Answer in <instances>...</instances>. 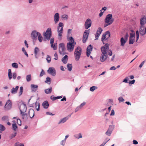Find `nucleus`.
Listing matches in <instances>:
<instances>
[{"label": "nucleus", "instance_id": "1", "mask_svg": "<svg viewBox=\"0 0 146 146\" xmlns=\"http://www.w3.org/2000/svg\"><path fill=\"white\" fill-rule=\"evenodd\" d=\"M108 48L109 44L108 43H106L104 46L101 47L102 54H101L100 59L101 62L105 61L107 59L108 56L107 51Z\"/></svg>", "mask_w": 146, "mask_h": 146}, {"label": "nucleus", "instance_id": "2", "mask_svg": "<svg viewBox=\"0 0 146 146\" xmlns=\"http://www.w3.org/2000/svg\"><path fill=\"white\" fill-rule=\"evenodd\" d=\"M19 109H20L21 115L22 116L23 119H24L25 118V117L27 118V115L25 113L27 110V107L26 105L23 103L22 104L20 105Z\"/></svg>", "mask_w": 146, "mask_h": 146}, {"label": "nucleus", "instance_id": "3", "mask_svg": "<svg viewBox=\"0 0 146 146\" xmlns=\"http://www.w3.org/2000/svg\"><path fill=\"white\" fill-rule=\"evenodd\" d=\"M82 52V49L80 46H78L75 49L74 55L75 59L76 61H78L80 59Z\"/></svg>", "mask_w": 146, "mask_h": 146}, {"label": "nucleus", "instance_id": "4", "mask_svg": "<svg viewBox=\"0 0 146 146\" xmlns=\"http://www.w3.org/2000/svg\"><path fill=\"white\" fill-rule=\"evenodd\" d=\"M114 21V19L112 18V15L111 14H109L106 16L105 19V23H109L112 24Z\"/></svg>", "mask_w": 146, "mask_h": 146}, {"label": "nucleus", "instance_id": "5", "mask_svg": "<svg viewBox=\"0 0 146 146\" xmlns=\"http://www.w3.org/2000/svg\"><path fill=\"white\" fill-rule=\"evenodd\" d=\"M76 44V42H69L67 43V49L69 52H72L74 49V46Z\"/></svg>", "mask_w": 146, "mask_h": 146}, {"label": "nucleus", "instance_id": "6", "mask_svg": "<svg viewBox=\"0 0 146 146\" xmlns=\"http://www.w3.org/2000/svg\"><path fill=\"white\" fill-rule=\"evenodd\" d=\"M63 24L61 23H59L57 31L58 33V36H61L63 30Z\"/></svg>", "mask_w": 146, "mask_h": 146}, {"label": "nucleus", "instance_id": "7", "mask_svg": "<svg viewBox=\"0 0 146 146\" xmlns=\"http://www.w3.org/2000/svg\"><path fill=\"white\" fill-rule=\"evenodd\" d=\"M90 33L89 29L86 30L83 34V36L82 42L85 43L87 40Z\"/></svg>", "mask_w": 146, "mask_h": 146}, {"label": "nucleus", "instance_id": "8", "mask_svg": "<svg viewBox=\"0 0 146 146\" xmlns=\"http://www.w3.org/2000/svg\"><path fill=\"white\" fill-rule=\"evenodd\" d=\"M51 29L50 28H48L46 32H45L44 35L45 36V38L48 40H49L51 37Z\"/></svg>", "mask_w": 146, "mask_h": 146}, {"label": "nucleus", "instance_id": "9", "mask_svg": "<svg viewBox=\"0 0 146 146\" xmlns=\"http://www.w3.org/2000/svg\"><path fill=\"white\" fill-rule=\"evenodd\" d=\"M40 33L37 32L36 30H34L32 31L31 35L32 38L33 40H36L37 39V36L40 35Z\"/></svg>", "mask_w": 146, "mask_h": 146}, {"label": "nucleus", "instance_id": "10", "mask_svg": "<svg viewBox=\"0 0 146 146\" xmlns=\"http://www.w3.org/2000/svg\"><path fill=\"white\" fill-rule=\"evenodd\" d=\"M92 23V22L90 19H88L86 20L84 24V26L86 30H87L91 26Z\"/></svg>", "mask_w": 146, "mask_h": 146}, {"label": "nucleus", "instance_id": "11", "mask_svg": "<svg viewBox=\"0 0 146 146\" xmlns=\"http://www.w3.org/2000/svg\"><path fill=\"white\" fill-rule=\"evenodd\" d=\"M59 50L60 54L62 56L64 55V43H61L59 44Z\"/></svg>", "mask_w": 146, "mask_h": 146}, {"label": "nucleus", "instance_id": "12", "mask_svg": "<svg viewBox=\"0 0 146 146\" xmlns=\"http://www.w3.org/2000/svg\"><path fill=\"white\" fill-rule=\"evenodd\" d=\"M47 72L48 73L50 74L53 76H54L56 75V70L54 68L52 67L49 68Z\"/></svg>", "mask_w": 146, "mask_h": 146}, {"label": "nucleus", "instance_id": "13", "mask_svg": "<svg viewBox=\"0 0 146 146\" xmlns=\"http://www.w3.org/2000/svg\"><path fill=\"white\" fill-rule=\"evenodd\" d=\"M12 102L10 100H8L6 102L5 106V108L6 109L9 110L11 107Z\"/></svg>", "mask_w": 146, "mask_h": 146}, {"label": "nucleus", "instance_id": "14", "mask_svg": "<svg viewBox=\"0 0 146 146\" xmlns=\"http://www.w3.org/2000/svg\"><path fill=\"white\" fill-rule=\"evenodd\" d=\"M92 46L91 44L88 46L87 48L86 55L87 56L89 57L92 50Z\"/></svg>", "mask_w": 146, "mask_h": 146}, {"label": "nucleus", "instance_id": "15", "mask_svg": "<svg viewBox=\"0 0 146 146\" xmlns=\"http://www.w3.org/2000/svg\"><path fill=\"white\" fill-rule=\"evenodd\" d=\"M146 23V17L144 16L142 17L140 20V27H144V25Z\"/></svg>", "mask_w": 146, "mask_h": 146}, {"label": "nucleus", "instance_id": "16", "mask_svg": "<svg viewBox=\"0 0 146 146\" xmlns=\"http://www.w3.org/2000/svg\"><path fill=\"white\" fill-rule=\"evenodd\" d=\"M60 15L58 13H55L54 16V20L55 24L57 23L59 20Z\"/></svg>", "mask_w": 146, "mask_h": 146}, {"label": "nucleus", "instance_id": "17", "mask_svg": "<svg viewBox=\"0 0 146 146\" xmlns=\"http://www.w3.org/2000/svg\"><path fill=\"white\" fill-rule=\"evenodd\" d=\"M144 27H140L139 29V32L140 35L143 36L146 33V30L145 29L144 31Z\"/></svg>", "mask_w": 146, "mask_h": 146}, {"label": "nucleus", "instance_id": "18", "mask_svg": "<svg viewBox=\"0 0 146 146\" xmlns=\"http://www.w3.org/2000/svg\"><path fill=\"white\" fill-rule=\"evenodd\" d=\"M29 114L31 118H32L35 115V111L34 110L32 109H30L29 112Z\"/></svg>", "mask_w": 146, "mask_h": 146}, {"label": "nucleus", "instance_id": "19", "mask_svg": "<svg viewBox=\"0 0 146 146\" xmlns=\"http://www.w3.org/2000/svg\"><path fill=\"white\" fill-rule=\"evenodd\" d=\"M19 88V86H17L15 88H13L11 91V93L13 94H16Z\"/></svg>", "mask_w": 146, "mask_h": 146}, {"label": "nucleus", "instance_id": "20", "mask_svg": "<svg viewBox=\"0 0 146 146\" xmlns=\"http://www.w3.org/2000/svg\"><path fill=\"white\" fill-rule=\"evenodd\" d=\"M31 90L33 92H35L38 89V86L36 85L31 84Z\"/></svg>", "mask_w": 146, "mask_h": 146}, {"label": "nucleus", "instance_id": "21", "mask_svg": "<svg viewBox=\"0 0 146 146\" xmlns=\"http://www.w3.org/2000/svg\"><path fill=\"white\" fill-rule=\"evenodd\" d=\"M42 106L45 109H47L49 106L48 102L47 101H44L42 104Z\"/></svg>", "mask_w": 146, "mask_h": 146}, {"label": "nucleus", "instance_id": "22", "mask_svg": "<svg viewBox=\"0 0 146 146\" xmlns=\"http://www.w3.org/2000/svg\"><path fill=\"white\" fill-rule=\"evenodd\" d=\"M39 51V49L38 47H35L34 50V53L35 54V58L37 59L38 58V57L37 56V54Z\"/></svg>", "mask_w": 146, "mask_h": 146}, {"label": "nucleus", "instance_id": "23", "mask_svg": "<svg viewBox=\"0 0 146 146\" xmlns=\"http://www.w3.org/2000/svg\"><path fill=\"white\" fill-rule=\"evenodd\" d=\"M12 122L13 123L12 125V128L14 131H15L17 128V126L16 123V121H13Z\"/></svg>", "mask_w": 146, "mask_h": 146}, {"label": "nucleus", "instance_id": "24", "mask_svg": "<svg viewBox=\"0 0 146 146\" xmlns=\"http://www.w3.org/2000/svg\"><path fill=\"white\" fill-rule=\"evenodd\" d=\"M127 41V40L124 39L123 37H122L120 40L121 45L122 46H123Z\"/></svg>", "mask_w": 146, "mask_h": 146}, {"label": "nucleus", "instance_id": "25", "mask_svg": "<svg viewBox=\"0 0 146 146\" xmlns=\"http://www.w3.org/2000/svg\"><path fill=\"white\" fill-rule=\"evenodd\" d=\"M62 98V97L61 96H58L57 97H55L52 96L50 97V99L54 101L56 99L61 98Z\"/></svg>", "mask_w": 146, "mask_h": 146}, {"label": "nucleus", "instance_id": "26", "mask_svg": "<svg viewBox=\"0 0 146 146\" xmlns=\"http://www.w3.org/2000/svg\"><path fill=\"white\" fill-rule=\"evenodd\" d=\"M52 91V88L51 87H50L49 88L46 89L44 90L45 93L46 94H49Z\"/></svg>", "mask_w": 146, "mask_h": 146}, {"label": "nucleus", "instance_id": "27", "mask_svg": "<svg viewBox=\"0 0 146 146\" xmlns=\"http://www.w3.org/2000/svg\"><path fill=\"white\" fill-rule=\"evenodd\" d=\"M1 119L2 120L4 121H8L9 120V117L7 115L3 116Z\"/></svg>", "mask_w": 146, "mask_h": 146}, {"label": "nucleus", "instance_id": "28", "mask_svg": "<svg viewBox=\"0 0 146 146\" xmlns=\"http://www.w3.org/2000/svg\"><path fill=\"white\" fill-rule=\"evenodd\" d=\"M67 67L69 71H70L72 70V64H68L67 65Z\"/></svg>", "mask_w": 146, "mask_h": 146}, {"label": "nucleus", "instance_id": "29", "mask_svg": "<svg viewBox=\"0 0 146 146\" xmlns=\"http://www.w3.org/2000/svg\"><path fill=\"white\" fill-rule=\"evenodd\" d=\"M74 136L77 139H79L82 137V134L80 133H79L78 134L75 135H74Z\"/></svg>", "mask_w": 146, "mask_h": 146}, {"label": "nucleus", "instance_id": "30", "mask_svg": "<svg viewBox=\"0 0 146 146\" xmlns=\"http://www.w3.org/2000/svg\"><path fill=\"white\" fill-rule=\"evenodd\" d=\"M27 81V82H29L31 80V75L29 74L26 77Z\"/></svg>", "mask_w": 146, "mask_h": 146}, {"label": "nucleus", "instance_id": "31", "mask_svg": "<svg viewBox=\"0 0 146 146\" xmlns=\"http://www.w3.org/2000/svg\"><path fill=\"white\" fill-rule=\"evenodd\" d=\"M105 34L107 38H106V40H107L110 36V33L109 31H107L105 32Z\"/></svg>", "mask_w": 146, "mask_h": 146}, {"label": "nucleus", "instance_id": "32", "mask_svg": "<svg viewBox=\"0 0 146 146\" xmlns=\"http://www.w3.org/2000/svg\"><path fill=\"white\" fill-rule=\"evenodd\" d=\"M51 79L49 77H47L46 78V79L45 82L46 83H47L48 84H50V83Z\"/></svg>", "mask_w": 146, "mask_h": 146}, {"label": "nucleus", "instance_id": "33", "mask_svg": "<svg viewBox=\"0 0 146 146\" xmlns=\"http://www.w3.org/2000/svg\"><path fill=\"white\" fill-rule=\"evenodd\" d=\"M103 30L101 27H99L98 28V30L96 31V33L100 35L101 33Z\"/></svg>", "mask_w": 146, "mask_h": 146}, {"label": "nucleus", "instance_id": "34", "mask_svg": "<svg viewBox=\"0 0 146 146\" xmlns=\"http://www.w3.org/2000/svg\"><path fill=\"white\" fill-rule=\"evenodd\" d=\"M67 38L68 40L71 42H74V39L72 36H67Z\"/></svg>", "mask_w": 146, "mask_h": 146}, {"label": "nucleus", "instance_id": "35", "mask_svg": "<svg viewBox=\"0 0 146 146\" xmlns=\"http://www.w3.org/2000/svg\"><path fill=\"white\" fill-rule=\"evenodd\" d=\"M135 41V38H129V44H133Z\"/></svg>", "mask_w": 146, "mask_h": 146}, {"label": "nucleus", "instance_id": "36", "mask_svg": "<svg viewBox=\"0 0 146 146\" xmlns=\"http://www.w3.org/2000/svg\"><path fill=\"white\" fill-rule=\"evenodd\" d=\"M35 108L37 111H39L40 110V105L39 103H36L35 104Z\"/></svg>", "mask_w": 146, "mask_h": 146}, {"label": "nucleus", "instance_id": "37", "mask_svg": "<svg viewBox=\"0 0 146 146\" xmlns=\"http://www.w3.org/2000/svg\"><path fill=\"white\" fill-rule=\"evenodd\" d=\"M22 52H23L24 54L27 57H28L29 56L28 54L26 51L25 48L24 47H23L22 48Z\"/></svg>", "mask_w": 146, "mask_h": 146}, {"label": "nucleus", "instance_id": "38", "mask_svg": "<svg viewBox=\"0 0 146 146\" xmlns=\"http://www.w3.org/2000/svg\"><path fill=\"white\" fill-rule=\"evenodd\" d=\"M98 87L96 86H93L91 87L90 88V91L91 92H93L95 90L97 89Z\"/></svg>", "mask_w": 146, "mask_h": 146}, {"label": "nucleus", "instance_id": "39", "mask_svg": "<svg viewBox=\"0 0 146 146\" xmlns=\"http://www.w3.org/2000/svg\"><path fill=\"white\" fill-rule=\"evenodd\" d=\"M38 39L40 42H42L43 39V38L42 36L41 35V34L40 33V35L38 36Z\"/></svg>", "mask_w": 146, "mask_h": 146}, {"label": "nucleus", "instance_id": "40", "mask_svg": "<svg viewBox=\"0 0 146 146\" xmlns=\"http://www.w3.org/2000/svg\"><path fill=\"white\" fill-rule=\"evenodd\" d=\"M12 66L13 67L17 68H18V64L16 63H13L12 64Z\"/></svg>", "mask_w": 146, "mask_h": 146}, {"label": "nucleus", "instance_id": "41", "mask_svg": "<svg viewBox=\"0 0 146 146\" xmlns=\"http://www.w3.org/2000/svg\"><path fill=\"white\" fill-rule=\"evenodd\" d=\"M107 38L106 36V35H105V33L102 36V38H101V40L102 41V42H104V40H106V38Z\"/></svg>", "mask_w": 146, "mask_h": 146}, {"label": "nucleus", "instance_id": "42", "mask_svg": "<svg viewBox=\"0 0 146 146\" xmlns=\"http://www.w3.org/2000/svg\"><path fill=\"white\" fill-rule=\"evenodd\" d=\"M114 128V125H110L109 126L108 130H110V131H112Z\"/></svg>", "mask_w": 146, "mask_h": 146}, {"label": "nucleus", "instance_id": "43", "mask_svg": "<svg viewBox=\"0 0 146 146\" xmlns=\"http://www.w3.org/2000/svg\"><path fill=\"white\" fill-rule=\"evenodd\" d=\"M17 133L15 132L14 133L12 134L9 136L10 139H12L14 138L16 135Z\"/></svg>", "mask_w": 146, "mask_h": 146}, {"label": "nucleus", "instance_id": "44", "mask_svg": "<svg viewBox=\"0 0 146 146\" xmlns=\"http://www.w3.org/2000/svg\"><path fill=\"white\" fill-rule=\"evenodd\" d=\"M118 100L119 102H123L125 100L123 98V97L121 96H120L118 98Z\"/></svg>", "mask_w": 146, "mask_h": 146}, {"label": "nucleus", "instance_id": "45", "mask_svg": "<svg viewBox=\"0 0 146 146\" xmlns=\"http://www.w3.org/2000/svg\"><path fill=\"white\" fill-rule=\"evenodd\" d=\"M130 37L129 38H135V33H130Z\"/></svg>", "mask_w": 146, "mask_h": 146}, {"label": "nucleus", "instance_id": "46", "mask_svg": "<svg viewBox=\"0 0 146 146\" xmlns=\"http://www.w3.org/2000/svg\"><path fill=\"white\" fill-rule=\"evenodd\" d=\"M129 79L128 77H126L125 79L123 80L122 82H125L126 83H128V80Z\"/></svg>", "mask_w": 146, "mask_h": 146}, {"label": "nucleus", "instance_id": "47", "mask_svg": "<svg viewBox=\"0 0 146 146\" xmlns=\"http://www.w3.org/2000/svg\"><path fill=\"white\" fill-rule=\"evenodd\" d=\"M112 132V131H111L108 129L107 131L106 132V134L107 135L110 136V135Z\"/></svg>", "mask_w": 146, "mask_h": 146}, {"label": "nucleus", "instance_id": "48", "mask_svg": "<svg viewBox=\"0 0 146 146\" xmlns=\"http://www.w3.org/2000/svg\"><path fill=\"white\" fill-rule=\"evenodd\" d=\"M15 146H24V145L22 143H20L17 142L15 143Z\"/></svg>", "mask_w": 146, "mask_h": 146}, {"label": "nucleus", "instance_id": "49", "mask_svg": "<svg viewBox=\"0 0 146 146\" xmlns=\"http://www.w3.org/2000/svg\"><path fill=\"white\" fill-rule=\"evenodd\" d=\"M17 124L19 125H21V121L19 118H17Z\"/></svg>", "mask_w": 146, "mask_h": 146}, {"label": "nucleus", "instance_id": "50", "mask_svg": "<svg viewBox=\"0 0 146 146\" xmlns=\"http://www.w3.org/2000/svg\"><path fill=\"white\" fill-rule=\"evenodd\" d=\"M51 47L53 48L54 50H56L57 49V46L55 44H51Z\"/></svg>", "mask_w": 146, "mask_h": 146}, {"label": "nucleus", "instance_id": "51", "mask_svg": "<svg viewBox=\"0 0 146 146\" xmlns=\"http://www.w3.org/2000/svg\"><path fill=\"white\" fill-rule=\"evenodd\" d=\"M23 88L22 86H21L20 87V92H19V96H21L22 94L23 93Z\"/></svg>", "mask_w": 146, "mask_h": 146}, {"label": "nucleus", "instance_id": "52", "mask_svg": "<svg viewBox=\"0 0 146 146\" xmlns=\"http://www.w3.org/2000/svg\"><path fill=\"white\" fill-rule=\"evenodd\" d=\"M71 114L68 115L67 116L64 117V122L66 121L70 117Z\"/></svg>", "mask_w": 146, "mask_h": 146}, {"label": "nucleus", "instance_id": "53", "mask_svg": "<svg viewBox=\"0 0 146 146\" xmlns=\"http://www.w3.org/2000/svg\"><path fill=\"white\" fill-rule=\"evenodd\" d=\"M46 59L48 63L50 62L51 61V58L50 56H49L48 55H47V58H46Z\"/></svg>", "mask_w": 146, "mask_h": 146}, {"label": "nucleus", "instance_id": "54", "mask_svg": "<svg viewBox=\"0 0 146 146\" xmlns=\"http://www.w3.org/2000/svg\"><path fill=\"white\" fill-rule=\"evenodd\" d=\"M72 29H69L68 30L67 36H69L71 33Z\"/></svg>", "mask_w": 146, "mask_h": 146}, {"label": "nucleus", "instance_id": "55", "mask_svg": "<svg viewBox=\"0 0 146 146\" xmlns=\"http://www.w3.org/2000/svg\"><path fill=\"white\" fill-rule=\"evenodd\" d=\"M44 74L45 72L44 70L43 69H42L41 70V72L40 75V77L42 76L43 75H44Z\"/></svg>", "mask_w": 146, "mask_h": 146}, {"label": "nucleus", "instance_id": "56", "mask_svg": "<svg viewBox=\"0 0 146 146\" xmlns=\"http://www.w3.org/2000/svg\"><path fill=\"white\" fill-rule=\"evenodd\" d=\"M17 76V74L15 72H14L13 74V79L15 80L16 79Z\"/></svg>", "mask_w": 146, "mask_h": 146}, {"label": "nucleus", "instance_id": "57", "mask_svg": "<svg viewBox=\"0 0 146 146\" xmlns=\"http://www.w3.org/2000/svg\"><path fill=\"white\" fill-rule=\"evenodd\" d=\"M68 56L67 55L64 56V64L67 63L68 60Z\"/></svg>", "mask_w": 146, "mask_h": 146}, {"label": "nucleus", "instance_id": "58", "mask_svg": "<svg viewBox=\"0 0 146 146\" xmlns=\"http://www.w3.org/2000/svg\"><path fill=\"white\" fill-rule=\"evenodd\" d=\"M8 76L9 80H11L13 77L12 73L8 74Z\"/></svg>", "mask_w": 146, "mask_h": 146}, {"label": "nucleus", "instance_id": "59", "mask_svg": "<svg viewBox=\"0 0 146 146\" xmlns=\"http://www.w3.org/2000/svg\"><path fill=\"white\" fill-rule=\"evenodd\" d=\"M108 54L110 56H111L112 55V51L111 50H108Z\"/></svg>", "mask_w": 146, "mask_h": 146}, {"label": "nucleus", "instance_id": "60", "mask_svg": "<svg viewBox=\"0 0 146 146\" xmlns=\"http://www.w3.org/2000/svg\"><path fill=\"white\" fill-rule=\"evenodd\" d=\"M135 80H133L131 81H130L129 82V84H133L135 82Z\"/></svg>", "mask_w": 146, "mask_h": 146}, {"label": "nucleus", "instance_id": "61", "mask_svg": "<svg viewBox=\"0 0 146 146\" xmlns=\"http://www.w3.org/2000/svg\"><path fill=\"white\" fill-rule=\"evenodd\" d=\"M86 104V103L85 102H84L82 103L79 106L80 107V108L81 109Z\"/></svg>", "mask_w": 146, "mask_h": 146}, {"label": "nucleus", "instance_id": "62", "mask_svg": "<svg viewBox=\"0 0 146 146\" xmlns=\"http://www.w3.org/2000/svg\"><path fill=\"white\" fill-rule=\"evenodd\" d=\"M100 35H99V34H98V33H96L95 35V38L96 39H95V40H97L98 39V38L100 36Z\"/></svg>", "mask_w": 146, "mask_h": 146}, {"label": "nucleus", "instance_id": "63", "mask_svg": "<svg viewBox=\"0 0 146 146\" xmlns=\"http://www.w3.org/2000/svg\"><path fill=\"white\" fill-rule=\"evenodd\" d=\"M145 62V61H143L139 65V67L140 68H141L143 65V64H144Z\"/></svg>", "mask_w": 146, "mask_h": 146}, {"label": "nucleus", "instance_id": "64", "mask_svg": "<svg viewBox=\"0 0 146 146\" xmlns=\"http://www.w3.org/2000/svg\"><path fill=\"white\" fill-rule=\"evenodd\" d=\"M110 140V139H108V141H107L106 142H104L102 144H101L100 146H104L105 144Z\"/></svg>", "mask_w": 146, "mask_h": 146}]
</instances>
